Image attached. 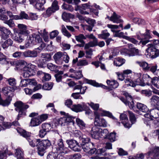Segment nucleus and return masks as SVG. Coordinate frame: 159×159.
<instances>
[{
    "label": "nucleus",
    "instance_id": "f704fd0d",
    "mask_svg": "<svg viewBox=\"0 0 159 159\" xmlns=\"http://www.w3.org/2000/svg\"><path fill=\"white\" fill-rule=\"evenodd\" d=\"M116 134L115 132H113L108 134L106 137V139H108L111 142H113L116 140Z\"/></svg>",
    "mask_w": 159,
    "mask_h": 159
},
{
    "label": "nucleus",
    "instance_id": "f03ea898",
    "mask_svg": "<svg viewBox=\"0 0 159 159\" xmlns=\"http://www.w3.org/2000/svg\"><path fill=\"white\" fill-rule=\"evenodd\" d=\"M108 131L107 129L102 130V129L94 126L91 129V134L92 137L95 139H98L100 137H103L106 139L107 136Z\"/></svg>",
    "mask_w": 159,
    "mask_h": 159
},
{
    "label": "nucleus",
    "instance_id": "7ed1b4c3",
    "mask_svg": "<svg viewBox=\"0 0 159 159\" xmlns=\"http://www.w3.org/2000/svg\"><path fill=\"white\" fill-rule=\"evenodd\" d=\"M15 110L18 112V117H20L26 115V109L29 108V106L23 103L21 101H18L14 104Z\"/></svg>",
    "mask_w": 159,
    "mask_h": 159
},
{
    "label": "nucleus",
    "instance_id": "ea45409f",
    "mask_svg": "<svg viewBox=\"0 0 159 159\" xmlns=\"http://www.w3.org/2000/svg\"><path fill=\"white\" fill-rule=\"evenodd\" d=\"M41 127L42 129L47 132H48L52 128L51 125L47 123L43 124L41 125Z\"/></svg>",
    "mask_w": 159,
    "mask_h": 159
},
{
    "label": "nucleus",
    "instance_id": "7c9ffc66",
    "mask_svg": "<svg viewBox=\"0 0 159 159\" xmlns=\"http://www.w3.org/2000/svg\"><path fill=\"white\" fill-rule=\"evenodd\" d=\"M75 16L74 15L70 13H67L66 12L63 13L62 15V17L64 20L67 21L70 19L74 18Z\"/></svg>",
    "mask_w": 159,
    "mask_h": 159
},
{
    "label": "nucleus",
    "instance_id": "2f4dec72",
    "mask_svg": "<svg viewBox=\"0 0 159 159\" xmlns=\"http://www.w3.org/2000/svg\"><path fill=\"white\" fill-rule=\"evenodd\" d=\"M125 62V60L122 58H117L114 61V65L116 66H122Z\"/></svg>",
    "mask_w": 159,
    "mask_h": 159
},
{
    "label": "nucleus",
    "instance_id": "9d476101",
    "mask_svg": "<svg viewBox=\"0 0 159 159\" xmlns=\"http://www.w3.org/2000/svg\"><path fill=\"white\" fill-rule=\"evenodd\" d=\"M30 3H35V7L39 10H43L44 9L43 5L45 3V0H29Z\"/></svg>",
    "mask_w": 159,
    "mask_h": 159
},
{
    "label": "nucleus",
    "instance_id": "6e6d98bb",
    "mask_svg": "<svg viewBox=\"0 0 159 159\" xmlns=\"http://www.w3.org/2000/svg\"><path fill=\"white\" fill-rule=\"evenodd\" d=\"M64 119V122L68 123L71 122L72 121L73 117L68 114H66V116L63 117Z\"/></svg>",
    "mask_w": 159,
    "mask_h": 159
},
{
    "label": "nucleus",
    "instance_id": "9b49d317",
    "mask_svg": "<svg viewBox=\"0 0 159 159\" xmlns=\"http://www.w3.org/2000/svg\"><path fill=\"white\" fill-rule=\"evenodd\" d=\"M94 124L96 126L106 127L107 123L104 118H100L99 117L97 116L95 118Z\"/></svg>",
    "mask_w": 159,
    "mask_h": 159
},
{
    "label": "nucleus",
    "instance_id": "1a4fd4ad",
    "mask_svg": "<svg viewBox=\"0 0 159 159\" xmlns=\"http://www.w3.org/2000/svg\"><path fill=\"white\" fill-rule=\"evenodd\" d=\"M86 37L90 39H93L92 41L89 42L88 43L85 44L84 49H87L90 47H93L97 45V39L93 34L86 35Z\"/></svg>",
    "mask_w": 159,
    "mask_h": 159
},
{
    "label": "nucleus",
    "instance_id": "a211bd4d",
    "mask_svg": "<svg viewBox=\"0 0 159 159\" xmlns=\"http://www.w3.org/2000/svg\"><path fill=\"white\" fill-rule=\"evenodd\" d=\"M139 66L142 68L143 70L145 71H148L149 69L150 64L144 61H137L135 62Z\"/></svg>",
    "mask_w": 159,
    "mask_h": 159
},
{
    "label": "nucleus",
    "instance_id": "412c9836",
    "mask_svg": "<svg viewBox=\"0 0 159 159\" xmlns=\"http://www.w3.org/2000/svg\"><path fill=\"white\" fill-rule=\"evenodd\" d=\"M157 66L156 64H150L148 71H150L155 75L159 77V69H157Z\"/></svg>",
    "mask_w": 159,
    "mask_h": 159
},
{
    "label": "nucleus",
    "instance_id": "393cba45",
    "mask_svg": "<svg viewBox=\"0 0 159 159\" xmlns=\"http://www.w3.org/2000/svg\"><path fill=\"white\" fill-rule=\"evenodd\" d=\"M148 77V79L152 84L157 89H159V78L157 77H154L153 78H151L149 75H147Z\"/></svg>",
    "mask_w": 159,
    "mask_h": 159
},
{
    "label": "nucleus",
    "instance_id": "f8f14e48",
    "mask_svg": "<svg viewBox=\"0 0 159 159\" xmlns=\"http://www.w3.org/2000/svg\"><path fill=\"white\" fill-rule=\"evenodd\" d=\"M27 38L30 41H31L34 44H35L36 42H37L38 43H40L42 41V39L40 36L38 34L35 33L30 35Z\"/></svg>",
    "mask_w": 159,
    "mask_h": 159
},
{
    "label": "nucleus",
    "instance_id": "09e8293b",
    "mask_svg": "<svg viewBox=\"0 0 159 159\" xmlns=\"http://www.w3.org/2000/svg\"><path fill=\"white\" fill-rule=\"evenodd\" d=\"M61 31L63 35L68 38L71 37V34L67 30L64 25H61Z\"/></svg>",
    "mask_w": 159,
    "mask_h": 159
},
{
    "label": "nucleus",
    "instance_id": "6ab92c4d",
    "mask_svg": "<svg viewBox=\"0 0 159 159\" xmlns=\"http://www.w3.org/2000/svg\"><path fill=\"white\" fill-rule=\"evenodd\" d=\"M63 52H58L54 55L53 56L55 62L58 64H60L62 63L61 57L63 55Z\"/></svg>",
    "mask_w": 159,
    "mask_h": 159
},
{
    "label": "nucleus",
    "instance_id": "79ce46f5",
    "mask_svg": "<svg viewBox=\"0 0 159 159\" xmlns=\"http://www.w3.org/2000/svg\"><path fill=\"white\" fill-rule=\"evenodd\" d=\"M50 152L47 156V159H57L58 154L57 152Z\"/></svg>",
    "mask_w": 159,
    "mask_h": 159
},
{
    "label": "nucleus",
    "instance_id": "4468645a",
    "mask_svg": "<svg viewBox=\"0 0 159 159\" xmlns=\"http://www.w3.org/2000/svg\"><path fill=\"white\" fill-rule=\"evenodd\" d=\"M13 89L9 86L4 87L2 89V91L4 95L8 96V98H11L13 96Z\"/></svg>",
    "mask_w": 159,
    "mask_h": 159
},
{
    "label": "nucleus",
    "instance_id": "cd10ccee",
    "mask_svg": "<svg viewBox=\"0 0 159 159\" xmlns=\"http://www.w3.org/2000/svg\"><path fill=\"white\" fill-rule=\"evenodd\" d=\"M159 108H156L151 109L150 111V113L152 117L154 118H157L159 117Z\"/></svg>",
    "mask_w": 159,
    "mask_h": 159
},
{
    "label": "nucleus",
    "instance_id": "603ef678",
    "mask_svg": "<svg viewBox=\"0 0 159 159\" xmlns=\"http://www.w3.org/2000/svg\"><path fill=\"white\" fill-rule=\"evenodd\" d=\"M7 63L6 60V57L2 53H0V64H4Z\"/></svg>",
    "mask_w": 159,
    "mask_h": 159
},
{
    "label": "nucleus",
    "instance_id": "4c0bfd02",
    "mask_svg": "<svg viewBox=\"0 0 159 159\" xmlns=\"http://www.w3.org/2000/svg\"><path fill=\"white\" fill-rule=\"evenodd\" d=\"M11 100V98H7L6 100H3L1 99V98L0 99V105H1L3 106H8L10 103Z\"/></svg>",
    "mask_w": 159,
    "mask_h": 159
},
{
    "label": "nucleus",
    "instance_id": "c9c22d12",
    "mask_svg": "<svg viewBox=\"0 0 159 159\" xmlns=\"http://www.w3.org/2000/svg\"><path fill=\"white\" fill-rule=\"evenodd\" d=\"M99 38H101L103 39H106L110 35V34L107 32V30H104L102 32L101 34H98Z\"/></svg>",
    "mask_w": 159,
    "mask_h": 159
},
{
    "label": "nucleus",
    "instance_id": "0e129e2a",
    "mask_svg": "<svg viewBox=\"0 0 159 159\" xmlns=\"http://www.w3.org/2000/svg\"><path fill=\"white\" fill-rule=\"evenodd\" d=\"M64 9L68 10L70 11H72L74 10V8L73 7L70 5L66 4H64L62 6Z\"/></svg>",
    "mask_w": 159,
    "mask_h": 159
},
{
    "label": "nucleus",
    "instance_id": "a878e982",
    "mask_svg": "<svg viewBox=\"0 0 159 159\" xmlns=\"http://www.w3.org/2000/svg\"><path fill=\"white\" fill-rule=\"evenodd\" d=\"M15 155L17 159L23 158V151L20 148H18L15 150Z\"/></svg>",
    "mask_w": 159,
    "mask_h": 159
},
{
    "label": "nucleus",
    "instance_id": "a18cd8bd",
    "mask_svg": "<svg viewBox=\"0 0 159 159\" xmlns=\"http://www.w3.org/2000/svg\"><path fill=\"white\" fill-rule=\"evenodd\" d=\"M133 21L139 25H144L145 23V21L144 20L138 18H134L133 19Z\"/></svg>",
    "mask_w": 159,
    "mask_h": 159
},
{
    "label": "nucleus",
    "instance_id": "4be33fe9",
    "mask_svg": "<svg viewBox=\"0 0 159 159\" xmlns=\"http://www.w3.org/2000/svg\"><path fill=\"white\" fill-rule=\"evenodd\" d=\"M120 16L117 15L114 12L112 16L110 18V20L114 23H118L122 21V20L120 19Z\"/></svg>",
    "mask_w": 159,
    "mask_h": 159
},
{
    "label": "nucleus",
    "instance_id": "a19ab883",
    "mask_svg": "<svg viewBox=\"0 0 159 159\" xmlns=\"http://www.w3.org/2000/svg\"><path fill=\"white\" fill-rule=\"evenodd\" d=\"M71 109L72 110L77 112L82 111V109L81 104L74 105Z\"/></svg>",
    "mask_w": 159,
    "mask_h": 159
},
{
    "label": "nucleus",
    "instance_id": "f257e3e1",
    "mask_svg": "<svg viewBox=\"0 0 159 159\" xmlns=\"http://www.w3.org/2000/svg\"><path fill=\"white\" fill-rule=\"evenodd\" d=\"M17 131L21 135L26 139L30 146L32 147L36 146L38 153L41 156L43 155L45 150L51 145V142L48 139L41 140L39 139H35L31 136L30 133L20 128H18Z\"/></svg>",
    "mask_w": 159,
    "mask_h": 159
},
{
    "label": "nucleus",
    "instance_id": "0eeeda50",
    "mask_svg": "<svg viewBox=\"0 0 159 159\" xmlns=\"http://www.w3.org/2000/svg\"><path fill=\"white\" fill-rule=\"evenodd\" d=\"M66 143L69 147L74 151L78 152L81 150V146L76 141L73 139L67 140Z\"/></svg>",
    "mask_w": 159,
    "mask_h": 159
},
{
    "label": "nucleus",
    "instance_id": "b1692460",
    "mask_svg": "<svg viewBox=\"0 0 159 159\" xmlns=\"http://www.w3.org/2000/svg\"><path fill=\"white\" fill-rule=\"evenodd\" d=\"M41 123V121L39 119V116L34 117L32 118L31 120L30 126L31 127H34L38 126Z\"/></svg>",
    "mask_w": 159,
    "mask_h": 159
},
{
    "label": "nucleus",
    "instance_id": "338daca9",
    "mask_svg": "<svg viewBox=\"0 0 159 159\" xmlns=\"http://www.w3.org/2000/svg\"><path fill=\"white\" fill-rule=\"evenodd\" d=\"M29 20H35L37 19L38 16L35 13H30L29 14Z\"/></svg>",
    "mask_w": 159,
    "mask_h": 159
},
{
    "label": "nucleus",
    "instance_id": "8fccbe9b",
    "mask_svg": "<svg viewBox=\"0 0 159 159\" xmlns=\"http://www.w3.org/2000/svg\"><path fill=\"white\" fill-rule=\"evenodd\" d=\"M90 4V3L89 2L87 3L82 4L81 5H80L81 6V8L84 10H85L89 8L90 9V12H93V9L90 7H91Z\"/></svg>",
    "mask_w": 159,
    "mask_h": 159
},
{
    "label": "nucleus",
    "instance_id": "4d7b16f0",
    "mask_svg": "<svg viewBox=\"0 0 159 159\" xmlns=\"http://www.w3.org/2000/svg\"><path fill=\"white\" fill-rule=\"evenodd\" d=\"M106 149L105 148H103L101 149H99L97 151V152L100 155H102L103 156H107V154L105 152Z\"/></svg>",
    "mask_w": 159,
    "mask_h": 159
},
{
    "label": "nucleus",
    "instance_id": "c85d7f7f",
    "mask_svg": "<svg viewBox=\"0 0 159 159\" xmlns=\"http://www.w3.org/2000/svg\"><path fill=\"white\" fill-rule=\"evenodd\" d=\"M107 83L111 88H116L119 85L118 82L115 80H107Z\"/></svg>",
    "mask_w": 159,
    "mask_h": 159
},
{
    "label": "nucleus",
    "instance_id": "864d4df0",
    "mask_svg": "<svg viewBox=\"0 0 159 159\" xmlns=\"http://www.w3.org/2000/svg\"><path fill=\"white\" fill-rule=\"evenodd\" d=\"M89 63L86 60H79L77 63L78 66H85L88 65Z\"/></svg>",
    "mask_w": 159,
    "mask_h": 159
},
{
    "label": "nucleus",
    "instance_id": "423d86ee",
    "mask_svg": "<svg viewBox=\"0 0 159 159\" xmlns=\"http://www.w3.org/2000/svg\"><path fill=\"white\" fill-rule=\"evenodd\" d=\"M56 148V151L54 150V152H57V153L61 154H66L69 152V151L67 148L64 146L63 140L61 139L58 140L57 146Z\"/></svg>",
    "mask_w": 159,
    "mask_h": 159
},
{
    "label": "nucleus",
    "instance_id": "6e6552de",
    "mask_svg": "<svg viewBox=\"0 0 159 159\" xmlns=\"http://www.w3.org/2000/svg\"><path fill=\"white\" fill-rule=\"evenodd\" d=\"M81 147L85 152L89 154H93L96 151V148H93V143L91 142L83 144Z\"/></svg>",
    "mask_w": 159,
    "mask_h": 159
},
{
    "label": "nucleus",
    "instance_id": "20e7f679",
    "mask_svg": "<svg viewBox=\"0 0 159 159\" xmlns=\"http://www.w3.org/2000/svg\"><path fill=\"white\" fill-rule=\"evenodd\" d=\"M147 75H148L146 74L144 76L146 79V80L148 81V82H146V83L141 81L139 78H138L137 79L135 83H134L131 80L128 78L126 79L125 80V81L127 85L132 87H134L136 85H139L142 86H144L146 84L149 85L151 84L152 83L150 82V81L148 80V77L147 76Z\"/></svg>",
    "mask_w": 159,
    "mask_h": 159
},
{
    "label": "nucleus",
    "instance_id": "bf43d9fd",
    "mask_svg": "<svg viewBox=\"0 0 159 159\" xmlns=\"http://www.w3.org/2000/svg\"><path fill=\"white\" fill-rule=\"evenodd\" d=\"M124 33L123 32L120 33L116 32L115 33L114 35V37H118L119 38H122L126 39L127 36H125L124 35Z\"/></svg>",
    "mask_w": 159,
    "mask_h": 159
},
{
    "label": "nucleus",
    "instance_id": "473e14b6",
    "mask_svg": "<svg viewBox=\"0 0 159 159\" xmlns=\"http://www.w3.org/2000/svg\"><path fill=\"white\" fill-rule=\"evenodd\" d=\"M76 122L77 125L82 129L85 128L86 127V124L83 121L79 118H77L76 119Z\"/></svg>",
    "mask_w": 159,
    "mask_h": 159
},
{
    "label": "nucleus",
    "instance_id": "69168bd1",
    "mask_svg": "<svg viewBox=\"0 0 159 159\" xmlns=\"http://www.w3.org/2000/svg\"><path fill=\"white\" fill-rule=\"evenodd\" d=\"M142 94L145 95L146 96L149 97L151 96L152 94V92L149 90H143L141 91Z\"/></svg>",
    "mask_w": 159,
    "mask_h": 159
},
{
    "label": "nucleus",
    "instance_id": "c756f323",
    "mask_svg": "<svg viewBox=\"0 0 159 159\" xmlns=\"http://www.w3.org/2000/svg\"><path fill=\"white\" fill-rule=\"evenodd\" d=\"M29 16L24 11H21L19 15L15 16V20H16L23 19L29 20Z\"/></svg>",
    "mask_w": 159,
    "mask_h": 159
},
{
    "label": "nucleus",
    "instance_id": "39448f33",
    "mask_svg": "<svg viewBox=\"0 0 159 159\" xmlns=\"http://www.w3.org/2000/svg\"><path fill=\"white\" fill-rule=\"evenodd\" d=\"M145 54L147 57L155 58L159 55V51L152 44H148V48L146 50Z\"/></svg>",
    "mask_w": 159,
    "mask_h": 159
},
{
    "label": "nucleus",
    "instance_id": "c03bdc74",
    "mask_svg": "<svg viewBox=\"0 0 159 159\" xmlns=\"http://www.w3.org/2000/svg\"><path fill=\"white\" fill-rule=\"evenodd\" d=\"M101 110L102 112L100 113L101 115L102 116H106L112 118V119H115V117L113 116L112 114L108 111H104V110H101V109H99Z\"/></svg>",
    "mask_w": 159,
    "mask_h": 159
},
{
    "label": "nucleus",
    "instance_id": "dca6fc26",
    "mask_svg": "<svg viewBox=\"0 0 159 159\" xmlns=\"http://www.w3.org/2000/svg\"><path fill=\"white\" fill-rule=\"evenodd\" d=\"M27 36L16 32L13 36V39L18 43L22 42L25 39V37Z\"/></svg>",
    "mask_w": 159,
    "mask_h": 159
},
{
    "label": "nucleus",
    "instance_id": "bb28decb",
    "mask_svg": "<svg viewBox=\"0 0 159 159\" xmlns=\"http://www.w3.org/2000/svg\"><path fill=\"white\" fill-rule=\"evenodd\" d=\"M137 107L139 110L143 112H146L148 111V109L145 105L140 103H137Z\"/></svg>",
    "mask_w": 159,
    "mask_h": 159
},
{
    "label": "nucleus",
    "instance_id": "72a5a7b5",
    "mask_svg": "<svg viewBox=\"0 0 159 159\" xmlns=\"http://www.w3.org/2000/svg\"><path fill=\"white\" fill-rule=\"evenodd\" d=\"M13 41L10 39H8L5 41L2 44V47L4 48H7L9 46H11L13 44Z\"/></svg>",
    "mask_w": 159,
    "mask_h": 159
},
{
    "label": "nucleus",
    "instance_id": "e2e57ef3",
    "mask_svg": "<svg viewBox=\"0 0 159 159\" xmlns=\"http://www.w3.org/2000/svg\"><path fill=\"white\" fill-rule=\"evenodd\" d=\"M44 76L43 77L42 81L43 82H45L48 81L51 78L50 75L48 73H43Z\"/></svg>",
    "mask_w": 159,
    "mask_h": 159
},
{
    "label": "nucleus",
    "instance_id": "13d9d810",
    "mask_svg": "<svg viewBox=\"0 0 159 159\" xmlns=\"http://www.w3.org/2000/svg\"><path fill=\"white\" fill-rule=\"evenodd\" d=\"M56 11L51 7H48L46 11V15L47 17L50 16L51 15Z\"/></svg>",
    "mask_w": 159,
    "mask_h": 159
},
{
    "label": "nucleus",
    "instance_id": "49530a36",
    "mask_svg": "<svg viewBox=\"0 0 159 159\" xmlns=\"http://www.w3.org/2000/svg\"><path fill=\"white\" fill-rule=\"evenodd\" d=\"M128 113L129 115V120L132 124H134L136 121V118L134 115L130 111H128Z\"/></svg>",
    "mask_w": 159,
    "mask_h": 159
},
{
    "label": "nucleus",
    "instance_id": "37998d69",
    "mask_svg": "<svg viewBox=\"0 0 159 159\" xmlns=\"http://www.w3.org/2000/svg\"><path fill=\"white\" fill-rule=\"evenodd\" d=\"M87 83L97 87H102L103 88L104 87H105V86L102 85L101 84H99L94 80H88L87 81Z\"/></svg>",
    "mask_w": 159,
    "mask_h": 159
},
{
    "label": "nucleus",
    "instance_id": "f3484780",
    "mask_svg": "<svg viewBox=\"0 0 159 159\" xmlns=\"http://www.w3.org/2000/svg\"><path fill=\"white\" fill-rule=\"evenodd\" d=\"M148 154L151 157L153 156L156 159H159V147L153 148L152 149V151L148 152Z\"/></svg>",
    "mask_w": 159,
    "mask_h": 159
},
{
    "label": "nucleus",
    "instance_id": "e433bc0d",
    "mask_svg": "<svg viewBox=\"0 0 159 159\" xmlns=\"http://www.w3.org/2000/svg\"><path fill=\"white\" fill-rule=\"evenodd\" d=\"M129 52H130L129 54V57L139 55V49L136 48H132Z\"/></svg>",
    "mask_w": 159,
    "mask_h": 159
},
{
    "label": "nucleus",
    "instance_id": "de8ad7c7",
    "mask_svg": "<svg viewBox=\"0 0 159 159\" xmlns=\"http://www.w3.org/2000/svg\"><path fill=\"white\" fill-rule=\"evenodd\" d=\"M53 84L52 82L46 83L43 85V88L45 90H50L52 88Z\"/></svg>",
    "mask_w": 159,
    "mask_h": 159
},
{
    "label": "nucleus",
    "instance_id": "58836bf2",
    "mask_svg": "<svg viewBox=\"0 0 159 159\" xmlns=\"http://www.w3.org/2000/svg\"><path fill=\"white\" fill-rule=\"evenodd\" d=\"M75 38L77 41L82 43H84V40L86 39V37L82 34H80L78 35L75 36Z\"/></svg>",
    "mask_w": 159,
    "mask_h": 159
},
{
    "label": "nucleus",
    "instance_id": "aec40b11",
    "mask_svg": "<svg viewBox=\"0 0 159 159\" xmlns=\"http://www.w3.org/2000/svg\"><path fill=\"white\" fill-rule=\"evenodd\" d=\"M0 31L1 32V37L3 39H6L8 38L9 35L11 33L10 30L4 27L0 28Z\"/></svg>",
    "mask_w": 159,
    "mask_h": 159
},
{
    "label": "nucleus",
    "instance_id": "ddd939ff",
    "mask_svg": "<svg viewBox=\"0 0 159 159\" xmlns=\"http://www.w3.org/2000/svg\"><path fill=\"white\" fill-rule=\"evenodd\" d=\"M34 73V70L31 67H24L23 76L25 78L29 77L33 75Z\"/></svg>",
    "mask_w": 159,
    "mask_h": 159
},
{
    "label": "nucleus",
    "instance_id": "5701e85b",
    "mask_svg": "<svg viewBox=\"0 0 159 159\" xmlns=\"http://www.w3.org/2000/svg\"><path fill=\"white\" fill-rule=\"evenodd\" d=\"M151 104L155 107L159 108V97L157 95L152 96L150 99Z\"/></svg>",
    "mask_w": 159,
    "mask_h": 159
},
{
    "label": "nucleus",
    "instance_id": "5fc2aeb1",
    "mask_svg": "<svg viewBox=\"0 0 159 159\" xmlns=\"http://www.w3.org/2000/svg\"><path fill=\"white\" fill-rule=\"evenodd\" d=\"M107 27L111 29V31L112 32H115V33L117 32L114 29H117L119 28V26L118 25L107 24Z\"/></svg>",
    "mask_w": 159,
    "mask_h": 159
},
{
    "label": "nucleus",
    "instance_id": "774afa93",
    "mask_svg": "<svg viewBox=\"0 0 159 159\" xmlns=\"http://www.w3.org/2000/svg\"><path fill=\"white\" fill-rule=\"evenodd\" d=\"M4 23L7 24L10 27H12L14 26L15 24L13 20L10 19L9 20H6Z\"/></svg>",
    "mask_w": 159,
    "mask_h": 159
},
{
    "label": "nucleus",
    "instance_id": "680f3d73",
    "mask_svg": "<svg viewBox=\"0 0 159 159\" xmlns=\"http://www.w3.org/2000/svg\"><path fill=\"white\" fill-rule=\"evenodd\" d=\"M121 123L125 128H129L131 127L132 125L131 123V124L129 123L128 119L127 120H125L122 121Z\"/></svg>",
    "mask_w": 159,
    "mask_h": 159
},
{
    "label": "nucleus",
    "instance_id": "052dcab7",
    "mask_svg": "<svg viewBox=\"0 0 159 159\" xmlns=\"http://www.w3.org/2000/svg\"><path fill=\"white\" fill-rule=\"evenodd\" d=\"M51 7L54 9L55 11L58 10L59 7L58 5V2L56 0H54Z\"/></svg>",
    "mask_w": 159,
    "mask_h": 159
},
{
    "label": "nucleus",
    "instance_id": "2eb2a0df",
    "mask_svg": "<svg viewBox=\"0 0 159 159\" xmlns=\"http://www.w3.org/2000/svg\"><path fill=\"white\" fill-rule=\"evenodd\" d=\"M19 30L17 32L27 36L30 33L29 31L27 30V26L23 24H19L18 25Z\"/></svg>",
    "mask_w": 159,
    "mask_h": 159
},
{
    "label": "nucleus",
    "instance_id": "3c124183",
    "mask_svg": "<svg viewBox=\"0 0 159 159\" xmlns=\"http://www.w3.org/2000/svg\"><path fill=\"white\" fill-rule=\"evenodd\" d=\"M87 104L89 106H90L95 111L98 110L99 108V104H94L92 102L88 103Z\"/></svg>",
    "mask_w": 159,
    "mask_h": 159
}]
</instances>
